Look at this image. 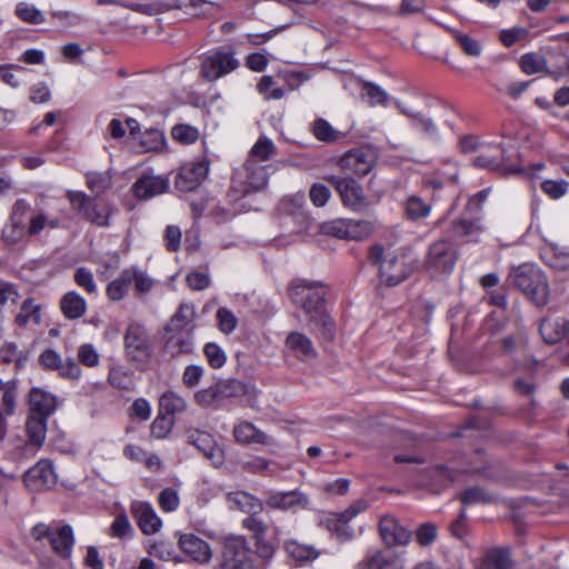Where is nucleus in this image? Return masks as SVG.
<instances>
[{"instance_id": "1", "label": "nucleus", "mask_w": 569, "mask_h": 569, "mask_svg": "<svg viewBox=\"0 0 569 569\" xmlns=\"http://www.w3.org/2000/svg\"><path fill=\"white\" fill-rule=\"evenodd\" d=\"M325 295L322 286L305 280H296L290 287L292 302L305 311L311 322L322 327L323 335L331 339L335 335V323L326 312Z\"/></svg>"}, {"instance_id": "2", "label": "nucleus", "mask_w": 569, "mask_h": 569, "mask_svg": "<svg viewBox=\"0 0 569 569\" xmlns=\"http://www.w3.org/2000/svg\"><path fill=\"white\" fill-rule=\"evenodd\" d=\"M511 281L536 306L542 307L548 303L549 282L547 276L539 268L531 264H522L513 270Z\"/></svg>"}, {"instance_id": "3", "label": "nucleus", "mask_w": 569, "mask_h": 569, "mask_svg": "<svg viewBox=\"0 0 569 569\" xmlns=\"http://www.w3.org/2000/svg\"><path fill=\"white\" fill-rule=\"evenodd\" d=\"M66 197L83 219L98 227L110 226V216L113 212V208L109 203L98 201L82 191L69 190Z\"/></svg>"}, {"instance_id": "4", "label": "nucleus", "mask_w": 569, "mask_h": 569, "mask_svg": "<svg viewBox=\"0 0 569 569\" xmlns=\"http://www.w3.org/2000/svg\"><path fill=\"white\" fill-rule=\"evenodd\" d=\"M458 256L451 242L447 239L433 241L425 258V268L431 277L450 274L456 266Z\"/></svg>"}, {"instance_id": "5", "label": "nucleus", "mask_w": 569, "mask_h": 569, "mask_svg": "<svg viewBox=\"0 0 569 569\" xmlns=\"http://www.w3.org/2000/svg\"><path fill=\"white\" fill-rule=\"evenodd\" d=\"M511 154L499 143H481L473 158L475 166L489 170H500L505 173L523 171L522 168L510 163Z\"/></svg>"}, {"instance_id": "6", "label": "nucleus", "mask_w": 569, "mask_h": 569, "mask_svg": "<svg viewBox=\"0 0 569 569\" xmlns=\"http://www.w3.org/2000/svg\"><path fill=\"white\" fill-rule=\"evenodd\" d=\"M240 66L232 50L218 49L209 52L202 60L200 73L208 81L222 78Z\"/></svg>"}, {"instance_id": "7", "label": "nucleus", "mask_w": 569, "mask_h": 569, "mask_svg": "<svg viewBox=\"0 0 569 569\" xmlns=\"http://www.w3.org/2000/svg\"><path fill=\"white\" fill-rule=\"evenodd\" d=\"M124 351L127 358L137 366H144L152 353L146 329L139 323H130L124 335Z\"/></svg>"}, {"instance_id": "8", "label": "nucleus", "mask_w": 569, "mask_h": 569, "mask_svg": "<svg viewBox=\"0 0 569 569\" xmlns=\"http://www.w3.org/2000/svg\"><path fill=\"white\" fill-rule=\"evenodd\" d=\"M415 270V262L403 251L388 252L381 267L380 279L387 286H397Z\"/></svg>"}, {"instance_id": "9", "label": "nucleus", "mask_w": 569, "mask_h": 569, "mask_svg": "<svg viewBox=\"0 0 569 569\" xmlns=\"http://www.w3.org/2000/svg\"><path fill=\"white\" fill-rule=\"evenodd\" d=\"M329 182L336 188L343 206L352 211L367 209L369 201L362 186L355 179L341 176H331Z\"/></svg>"}, {"instance_id": "10", "label": "nucleus", "mask_w": 569, "mask_h": 569, "mask_svg": "<svg viewBox=\"0 0 569 569\" xmlns=\"http://www.w3.org/2000/svg\"><path fill=\"white\" fill-rule=\"evenodd\" d=\"M368 508V501L360 499L355 501L342 512H327L321 515L319 523L329 531L335 532L339 538L346 539L350 536L348 522Z\"/></svg>"}, {"instance_id": "11", "label": "nucleus", "mask_w": 569, "mask_h": 569, "mask_svg": "<svg viewBox=\"0 0 569 569\" xmlns=\"http://www.w3.org/2000/svg\"><path fill=\"white\" fill-rule=\"evenodd\" d=\"M222 557L223 569H254L252 553L242 537L227 539Z\"/></svg>"}, {"instance_id": "12", "label": "nucleus", "mask_w": 569, "mask_h": 569, "mask_svg": "<svg viewBox=\"0 0 569 569\" xmlns=\"http://www.w3.org/2000/svg\"><path fill=\"white\" fill-rule=\"evenodd\" d=\"M233 183L242 187L243 194L263 190L268 183V166L247 159L243 170L236 173Z\"/></svg>"}, {"instance_id": "13", "label": "nucleus", "mask_w": 569, "mask_h": 569, "mask_svg": "<svg viewBox=\"0 0 569 569\" xmlns=\"http://www.w3.org/2000/svg\"><path fill=\"white\" fill-rule=\"evenodd\" d=\"M29 211L30 203L24 199H18L13 203L9 222L2 230V238L7 243H18L27 236L26 219Z\"/></svg>"}, {"instance_id": "14", "label": "nucleus", "mask_w": 569, "mask_h": 569, "mask_svg": "<svg viewBox=\"0 0 569 569\" xmlns=\"http://www.w3.org/2000/svg\"><path fill=\"white\" fill-rule=\"evenodd\" d=\"M264 507L273 510L296 512L309 507V498L300 490L271 491L263 501Z\"/></svg>"}, {"instance_id": "15", "label": "nucleus", "mask_w": 569, "mask_h": 569, "mask_svg": "<svg viewBox=\"0 0 569 569\" xmlns=\"http://www.w3.org/2000/svg\"><path fill=\"white\" fill-rule=\"evenodd\" d=\"M188 443L194 446L214 467H220L224 462V451L218 446L212 435L201 430L187 431Z\"/></svg>"}, {"instance_id": "16", "label": "nucleus", "mask_w": 569, "mask_h": 569, "mask_svg": "<svg viewBox=\"0 0 569 569\" xmlns=\"http://www.w3.org/2000/svg\"><path fill=\"white\" fill-rule=\"evenodd\" d=\"M130 512L142 533L151 536L161 530L162 520L150 502L133 500L130 503Z\"/></svg>"}, {"instance_id": "17", "label": "nucleus", "mask_w": 569, "mask_h": 569, "mask_svg": "<svg viewBox=\"0 0 569 569\" xmlns=\"http://www.w3.org/2000/svg\"><path fill=\"white\" fill-rule=\"evenodd\" d=\"M209 167L210 161L207 158L183 166L176 177V188L183 192L194 190L206 179L209 173Z\"/></svg>"}, {"instance_id": "18", "label": "nucleus", "mask_w": 569, "mask_h": 569, "mask_svg": "<svg viewBox=\"0 0 569 569\" xmlns=\"http://www.w3.org/2000/svg\"><path fill=\"white\" fill-rule=\"evenodd\" d=\"M375 163V157L370 151L363 149H355L345 153L338 166L345 174L366 176Z\"/></svg>"}, {"instance_id": "19", "label": "nucleus", "mask_w": 569, "mask_h": 569, "mask_svg": "<svg viewBox=\"0 0 569 569\" xmlns=\"http://www.w3.org/2000/svg\"><path fill=\"white\" fill-rule=\"evenodd\" d=\"M48 419L28 415L26 420L27 441L23 447L22 456L33 457L43 446L47 436Z\"/></svg>"}, {"instance_id": "20", "label": "nucleus", "mask_w": 569, "mask_h": 569, "mask_svg": "<svg viewBox=\"0 0 569 569\" xmlns=\"http://www.w3.org/2000/svg\"><path fill=\"white\" fill-rule=\"evenodd\" d=\"M406 559L401 552L392 549L368 553L359 563L361 569H403Z\"/></svg>"}, {"instance_id": "21", "label": "nucleus", "mask_w": 569, "mask_h": 569, "mask_svg": "<svg viewBox=\"0 0 569 569\" xmlns=\"http://www.w3.org/2000/svg\"><path fill=\"white\" fill-rule=\"evenodd\" d=\"M232 436L237 443L243 446L262 445L266 447L276 446V440L258 429L252 422L240 420L232 429Z\"/></svg>"}, {"instance_id": "22", "label": "nucleus", "mask_w": 569, "mask_h": 569, "mask_svg": "<svg viewBox=\"0 0 569 569\" xmlns=\"http://www.w3.org/2000/svg\"><path fill=\"white\" fill-rule=\"evenodd\" d=\"M26 485L34 491H41L56 483V473L50 460L42 459L24 475Z\"/></svg>"}, {"instance_id": "23", "label": "nucleus", "mask_w": 569, "mask_h": 569, "mask_svg": "<svg viewBox=\"0 0 569 569\" xmlns=\"http://www.w3.org/2000/svg\"><path fill=\"white\" fill-rule=\"evenodd\" d=\"M379 531L387 546H406L411 540V532L392 516L380 519Z\"/></svg>"}, {"instance_id": "24", "label": "nucleus", "mask_w": 569, "mask_h": 569, "mask_svg": "<svg viewBox=\"0 0 569 569\" xmlns=\"http://www.w3.org/2000/svg\"><path fill=\"white\" fill-rule=\"evenodd\" d=\"M170 186V180L163 176H148L140 177L132 184L133 194L140 200H148L167 192Z\"/></svg>"}, {"instance_id": "25", "label": "nucleus", "mask_w": 569, "mask_h": 569, "mask_svg": "<svg viewBox=\"0 0 569 569\" xmlns=\"http://www.w3.org/2000/svg\"><path fill=\"white\" fill-rule=\"evenodd\" d=\"M29 412L28 415L48 419L56 410V397L38 387H34L29 392Z\"/></svg>"}, {"instance_id": "26", "label": "nucleus", "mask_w": 569, "mask_h": 569, "mask_svg": "<svg viewBox=\"0 0 569 569\" xmlns=\"http://www.w3.org/2000/svg\"><path fill=\"white\" fill-rule=\"evenodd\" d=\"M178 545L182 552L197 562L204 563L211 558L209 545L192 533L181 535Z\"/></svg>"}, {"instance_id": "27", "label": "nucleus", "mask_w": 569, "mask_h": 569, "mask_svg": "<svg viewBox=\"0 0 569 569\" xmlns=\"http://www.w3.org/2000/svg\"><path fill=\"white\" fill-rule=\"evenodd\" d=\"M542 339L550 345L566 340L569 343V320L546 318L540 323Z\"/></svg>"}, {"instance_id": "28", "label": "nucleus", "mask_w": 569, "mask_h": 569, "mask_svg": "<svg viewBox=\"0 0 569 569\" xmlns=\"http://www.w3.org/2000/svg\"><path fill=\"white\" fill-rule=\"evenodd\" d=\"M287 348L301 361H309L316 358L317 351L312 341L306 335L293 331L287 336Z\"/></svg>"}, {"instance_id": "29", "label": "nucleus", "mask_w": 569, "mask_h": 569, "mask_svg": "<svg viewBox=\"0 0 569 569\" xmlns=\"http://www.w3.org/2000/svg\"><path fill=\"white\" fill-rule=\"evenodd\" d=\"M226 501L231 510L246 513H258L263 510V501L246 491L229 492L226 496Z\"/></svg>"}, {"instance_id": "30", "label": "nucleus", "mask_w": 569, "mask_h": 569, "mask_svg": "<svg viewBox=\"0 0 569 569\" xmlns=\"http://www.w3.org/2000/svg\"><path fill=\"white\" fill-rule=\"evenodd\" d=\"M485 231L479 220L460 218L451 223V233L456 238L466 239L468 242H479L480 234Z\"/></svg>"}, {"instance_id": "31", "label": "nucleus", "mask_w": 569, "mask_h": 569, "mask_svg": "<svg viewBox=\"0 0 569 569\" xmlns=\"http://www.w3.org/2000/svg\"><path fill=\"white\" fill-rule=\"evenodd\" d=\"M27 227V236L36 237L42 231L50 229H58L61 227V219L59 217H52L43 210L36 211L29 218Z\"/></svg>"}, {"instance_id": "32", "label": "nucleus", "mask_w": 569, "mask_h": 569, "mask_svg": "<svg viewBox=\"0 0 569 569\" xmlns=\"http://www.w3.org/2000/svg\"><path fill=\"white\" fill-rule=\"evenodd\" d=\"M50 545L53 551L61 558H68L73 546V532L71 527L56 528L50 536Z\"/></svg>"}, {"instance_id": "33", "label": "nucleus", "mask_w": 569, "mask_h": 569, "mask_svg": "<svg viewBox=\"0 0 569 569\" xmlns=\"http://www.w3.org/2000/svg\"><path fill=\"white\" fill-rule=\"evenodd\" d=\"M60 308L66 318L78 319L84 315L87 302L80 295L70 291L62 297Z\"/></svg>"}, {"instance_id": "34", "label": "nucleus", "mask_w": 569, "mask_h": 569, "mask_svg": "<svg viewBox=\"0 0 569 569\" xmlns=\"http://www.w3.org/2000/svg\"><path fill=\"white\" fill-rule=\"evenodd\" d=\"M164 349L171 357H178L180 355L190 353L193 349V342L190 331L181 330L178 333L169 337L166 342Z\"/></svg>"}, {"instance_id": "35", "label": "nucleus", "mask_w": 569, "mask_h": 569, "mask_svg": "<svg viewBox=\"0 0 569 569\" xmlns=\"http://www.w3.org/2000/svg\"><path fill=\"white\" fill-rule=\"evenodd\" d=\"M131 286L129 269L126 268L107 286V297L112 301H120L128 295Z\"/></svg>"}, {"instance_id": "36", "label": "nucleus", "mask_w": 569, "mask_h": 569, "mask_svg": "<svg viewBox=\"0 0 569 569\" xmlns=\"http://www.w3.org/2000/svg\"><path fill=\"white\" fill-rule=\"evenodd\" d=\"M448 32L452 36L457 44L461 48L462 52L472 58H478L482 53V44L477 39H473L472 37L468 36L467 33H463L462 31L446 27Z\"/></svg>"}, {"instance_id": "37", "label": "nucleus", "mask_w": 569, "mask_h": 569, "mask_svg": "<svg viewBox=\"0 0 569 569\" xmlns=\"http://www.w3.org/2000/svg\"><path fill=\"white\" fill-rule=\"evenodd\" d=\"M396 104L400 112L405 116H407L411 120V126L427 134H435L437 132V128L432 120L421 112H415L413 110L407 108L402 102L396 101Z\"/></svg>"}, {"instance_id": "38", "label": "nucleus", "mask_w": 569, "mask_h": 569, "mask_svg": "<svg viewBox=\"0 0 569 569\" xmlns=\"http://www.w3.org/2000/svg\"><path fill=\"white\" fill-rule=\"evenodd\" d=\"M128 269L137 296L146 295L152 290L156 280L146 270L137 266H131Z\"/></svg>"}, {"instance_id": "39", "label": "nucleus", "mask_w": 569, "mask_h": 569, "mask_svg": "<svg viewBox=\"0 0 569 569\" xmlns=\"http://www.w3.org/2000/svg\"><path fill=\"white\" fill-rule=\"evenodd\" d=\"M17 390L16 380L0 379V392L3 413L8 417L13 416L17 408Z\"/></svg>"}, {"instance_id": "40", "label": "nucleus", "mask_w": 569, "mask_h": 569, "mask_svg": "<svg viewBox=\"0 0 569 569\" xmlns=\"http://www.w3.org/2000/svg\"><path fill=\"white\" fill-rule=\"evenodd\" d=\"M432 207L418 196H410L405 203L406 217L411 221L425 219L430 216Z\"/></svg>"}, {"instance_id": "41", "label": "nucleus", "mask_w": 569, "mask_h": 569, "mask_svg": "<svg viewBox=\"0 0 569 569\" xmlns=\"http://www.w3.org/2000/svg\"><path fill=\"white\" fill-rule=\"evenodd\" d=\"M284 550L290 558L299 562L312 561L319 556V552L313 547L301 545L296 540L287 541Z\"/></svg>"}, {"instance_id": "42", "label": "nucleus", "mask_w": 569, "mask_h": 569, "mask_svg": "<svg viewBox=\"0 0 569 569\" xmlns=\"http://www.w3.org/2000/svg\"><path fill=\"white\" fill-rule=\"evenodd\" d=\"M277 152V147L269 138L261 136L252 146L248 159H252L261 163L270 160Z\"/></svg>"}, {"instance_id": "43", "label": "nucleus", "mask_w": 569, "mask_h": 569, "mask_svg": "<svg viewBox=\"0 0 569 569\" xmlns=\"http://www.w3.org/2000/svg\"><path fill=\"white\" fill-rule=\"evenodd\" d=\"M375 230L376 223L373 221L348 219L347 240H365L370 237Z\"/></svg>"}, {"instance_id": "44", "label": "nucleus", "mask_w": 569, "mask_h": 569, "mask_svg": "<svg viewBox=\"0 0 569 569\" xmlns=\"http://www.w3.org/2000/svg\"><path fill=\"white\" fill-rule=\"evenodd\" d=\"M361 97L370 107L386 106L389 94L378 84L365 81L361 84Z\"/></svg>"}, {"instance_id": "45", "label": "nucleus", "mask_w": 569, "mask_h": 569, "mask_svg": "<svg viewBox=\"0 0 569 569\" xmlns=\"http://www.w3.org/2000/svg\"><path fill=\"white\" fill-rule=\"evenodd\" d=\"M521 69L527 74H535L539 72H546L549 74L550 70H553L556 67L550 68L547 63L545 57L539 53H526L521 57L520 60Z\"/></svg>"}, {"instance_id": "46", "label": "nucleus", "mask_w": 569, "mask_h": 569, "mask_svg": "<svg viewBox=\"0 0 569 569\" xmlns=\"http://www.w3.org/2000/svg\"><path fill=\"white\" fill-rule=\"evenodd\" d=\"M186 407V400L174 391H167L159 399V411L171 417L174 413L182 412Z\"/></svg>"}, {"instance_id": "47", "label": "nucleus", "mask_w": 569, "mask_h": 569, "mask_svg": "<svg viewBox=\"0 0 569 569\" xmlns=\"http://www.w3.org/2000/svg\"><path fill=\"white\" fill-rule=\"evenodd\" d=\"M52 371H56L60 378L71 381H77L82 376L80 365L71 357L66 359L60 358L57 362V367H53Z\"/></svg>"}, {"instance_id": "48", "label": "nucleus", "mask_w": 569, "mask_h": 569, "mask_svg": "<svg viewBox=\"0 0 569 569\" xmlns=\"http://www.w3.org/2000/svg\"><path fill=\"white\" fill-rule=\"evenodd\" d=\"M41 319L40 308L32 299H26L16 316V322L19 326H27L29 323L39 325Z\"/></svg>"}, {"instance_id": "49", "label": "nucleus", "mask_w": 569, "mask_h": 569, "mask_svg": "<svg viewBox=\"0 0 569 569\" xmlns=\"http://www.w3.org/2000/svg\"><path fill=\"white\" fill-rule=\"evenodd\" d=\"M109 535L117 539H130L133 536V528L129 521V518L124 511L119 512L110 528Z\"/></svg>"}, {"instance_id": "50", "label": "nucleus", "mask_w": 569, "mask_h": 569, "mask_svg": "<svg viewBox=\"0 0 569 569\" xmlns=\"http://www.w3.org/2000/svg\"><path fill=\"white\" fill-rule=\"evenodd\" d=\"M509 553L502 549L488 551L479 569H509Z\"/></svg>"}, {"instance_id": "51", "label": "nucleus", "mask_w": 569, "mask_h": 569, "mask_svg": "<svg viewBox=\"0 0 569 569\" xmlns=\"http://www.w3.org/2000/svg\"><path fill=\"white\" fill-rule=\"evenodd\" d=\"M173 425V417L159 411L150 427L151 436L156 439H163L170 433Z\"/></svg>"}, {"instance_id": "52", "label": "nucleus", "mask_w": 569, "mask_h": 569, "mask_svg": "<svg viewBox=\"0 0 569 569\" xmlns=\"http://www.w3.org/2000/svg\"><path fill=\"white\" fill-rule=\"evenodd\" d=\"M14 12L20 20L27 23L39 24L46 20L44 14L33 4L28 2H19Z\"/></svg>"}, {"instance_id": "53", "label": "nucleus", "mask_w": 569, "mask_h": 569, "mask_svg": "<svg viewBox=\"0 0 569 569\" xmlns=\"http://www.w3.org/2000/svg\"><path fill=\"white\" fill-rule=\"evenodd\" d=\"M86 184L96 194L103 193L111 186V177L107 172H89L86 176Z\"/></svg>"}, {"instance_id": "54", "label": "nucleus", "mask_w": 569, "mask_h": 569, "mask_svg": "<svg viewBox=\"0 0 569 569\" xmlns=\"http://www.w3.org/2000/svg\"><path fill=\"white\" fill-rule=\"evenodd\" d=\"M546 263L557 270H569V250L555 247L545 256Z\"/></svg>"}, {"instance_id": "55", "label": "nucleus", "mask_w": 569, "mask_h": 569, "mask_svg": "<svg viewBox=\"0 0 569 569\" xmlns=\"http://www.w3.org/2000/svg\"><path fill=\"white\" fill-rule=\"evenodd\" d=\"M172 138L183 144H191L199 138L197 128L189 124H177L171 130Z\"/></svg>"}, {"instance_id": "56", "label": "nucleus", "mask_w": 569, "mask_h": 569, "mask_svg": "<svg viewBox=\"0 0 569 569\" xmlns=\"http://www.w3.org/2000/svg\"><path fill=\"white\" fill-rule=\"evenodd\" d=\"M257 89L259 93L268 100H279L284 96V91L281 88L274 87V81L271 76H263L258 82Z\"/></svg>"}, {"instance_id": "57", "label": "nucleus", "mask_w": 569, "mask_h": 569, "mask_svg": "<svg viewBox=\"0 0 569 569\" xmlns=\"http://www.w3.org/2000/svg\"><path fill=\"white\" fill-rule=\"evenodd\" d=\"M158 503L162 511L173 512L179 508L180 498L176 489L164 488L158 497Z\"/></svg>"}, {"instance_id": "58", "label": "nucleus", "mask_w": 569, "mask_h": 569, "mask_svg": "<svg viewBox=\"0 0 569 569\" xmlns=\"http://www.w3.org/2000/svg\"><path fill=\"white\" fill-rule=\"evenodd\" d=\"M489 191L490 189H483L469 199L466 207V213L469 218L480 221L482 206L488 198Z\"/></svg>"}, {"instance_id": "59", "label": "nucleus", "mask_w": 569, "mask_h": 569, "mask_svg": "<svg viewBox=\"0 0 569 569\" xmlns=\"http://www.w3.org/2000/svg\"><path fill=\"white\" fill-rule=\"evenodd\" d=\"M460 499L463 505L490 503L493 501V497L491 495L477 487L462 491L460 493Z\"/></svg>"}, {"instance_id": "60", "label": "nucleus", "mask_w": 569, "mask_h": 569, "mask_svg": "<svg viewBox=\"0 0 569 569\" xmlns=\"http://www.w3.org/2000/svg\"><path fill=\"white\" fill-rule=\"evenodd\" d=\"M568 186L565 180H545L540 187L550 199L558 200L568 192Z\"/></svg>"}, {"instance_id": "61", "label": "nucleus", "mask_w": 569, "mask_h": 569, "mask_svg": "<svg viewBox=\"0 0 569 569\" xmlns=\"http://www.w3.org/2000/svg\"><path fill=\"white\" fill-rule=\"evenodd\" d=\"M320 231L325 234L347 240L348 219H336L332 221L323 222L320 226Z\"/></svg>"}, {"instance_id": "62", "label": "nucleus", "mask_w": 569, "mask_h": 569, "mask_svg": "<svg viewBox=\"0 0 569 569\" xmlns=\"http://www.w3.org/2000/svg\"><path fill=\"white\" fill-rule=\"evenodd\" d=\"M203 352L212 368L219 369L226 363V353L217 343H207L204 346Z\"/></svg>"}, {"instance_id": "63", "label": "nucleus", "mask_w": 569, "mask_h": 569, "mask_svg": "<svg viewBox=\"0 0 569 569\" xmlns=\"http://www.w3.org/2000/svg\"><path fill=\"white\" fill-rule=\"evenodd\" d=\"M312 131L318 140L332 142L337 140V131L323 119L315 121Z\"/></svg>"}, {"instance_id": "64", "label": "nucleus", "mask_w": 569, "mask_h": 569, "mask_svg": "<svg viewBox=\"0 0 569 569\" xmlns=\"http://www.w3.org/2000/svg\"><path fill=\"white\" fill-rule=\"evenodd\" d=\"M79 361L86 367H97L100 356L91 343L81 345L77 352Z\"/></svg>"}]
</instances>
